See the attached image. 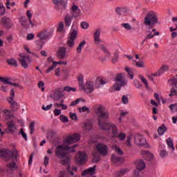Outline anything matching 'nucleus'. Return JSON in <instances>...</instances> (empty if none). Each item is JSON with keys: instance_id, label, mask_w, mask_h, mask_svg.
<instances>
[{"instance_id": "f257e3e1", "label": "nucleus", "mask_w": 177, "mask_h": 177, "mask_svg": "<svg viewBox=\"0 0 177 177\" xmlns=\"http://www.w3.org/2000/svg\"><path fill=\"white\" fill-rule=\"evenodd\" d=\"M97 116L98 126L102 131H110L111 129L113 138H119L120 140H125L127 135L124 133H120L118 134V130L117 129V125L112 124L110 122H107L110 117L109 111L106 110V108L102 105L98 106L96 111Z\"/></svg>"}, {"instance_id": "f03ea898", "label": "nucleus", "mask_w": 177, "mask_h": 177, "mask_svg": "<svg viewBox=\"0 0 177 177\" xmlns=\"http://www.w3.org/2000/svg\"><path fill=\"white\" fill-rule=\"evenodd\" d=\"M53 35V30H48L45 29L41 30L37 34L38 38H39V40H37L35 41V44L39 49H42L44 45H45L46 42L45 41L48 39H50V37Z\"/></svg>"}, {"instance_id": "7ed1b4c3", "label": "nucleus", "mask_w": 177, "mask_h": 177, "mask_svg": "<svg viewBox=\"0 0 177 177\" xmlns=\"http://www.w3.org/2000/svg\"><path fill=\"white\" fill-rule=\"evenodd\" d=\"M107 82H109L107 79L98 77L95 80V83L92 80H88L85 84L86 89H95V88L99 89L100 88H103Z\"/></svg>"}, {"instance_id": "20e7f679", "label": "nucleus", "mask_w": 177, "mask_h": 177, "mask_svg": "<svg viewBox=\"0 0 177 177\" xmlns=\"http://www.w3.org/2000/svg\"><path fill=\"white\" fill-rule=\"evenodd\" d=\"M26 16H27V18H26V17H24V16L21 17L19 18V23L21 24V26H22V27H24V28L28 30V28H30V26L32 28V27H34V26H35V23H34L32 19V13L31 12L30 10H28L26 12Z\"/></svg>"}, {"instance_id": "39448f33", "label": "nucleus", "mask_w": 177, "mask_h": 177, "mask_svg": "<svg viewBox=\"0 0 177 177\" xmlns=\"http://www.w3.org/2000/svg\"><path fill=\"white\" fill-rule=\"evenodd\" d=\"M19 153L17 150L10 151L8 149H0V158H5L6 161L16 160Z\"/></svg>"}, {"instance_id": "423d86ee", "label": "nucleus", "mask_w": 177, "mask_h": 177, "mask_svg": "<svg viewBox=\"0 0 177 177\" xmlns=\"http://www.w3.org/2000/svg\"><path fill=\"white\" fill-rule=\"evenodd\" d=\"M157 23H158V18H157L156 12L153 11L149 12L145 17L144 24H145V26H150L151 28H153Z\"/></svg>"}, {"instance_id": "0eeeda50", "label": "nucleus", "mask_w": 177, "mask_h": 177, "mask_svg": "<svg viewBox=\"0 0 177 177\" xmlns=\"http://www.w3.org/2000/svg\"><path fill=\"white\" fill-rule=\"evenodd\" d=\"M127 85V81L124 80V73H120L116 77V84H113V89H121Z\"/></svg>"}, {"instance_id": "6e6552de", "label": "nucleus", "mask_w": 177, "mask_h": 177, "mask_svg": "<svg viewBox=\"0 0 177 177\" xmlns=\"http://www.w3.org/2000/svg\"><path fill=\"white\" fill-rule=\"evenodd\" d=\"M15 90L10 91V97L7 98V100L10 104H11V109L12 111H17L19 110V104L15 101Z\"/></svg>"}, {"instance_id": "1a4fd4ad", "label": "nucleus", "mask_w": 177, "mask_h": 177, "mask_svg": "<svg viewBox=\"0 0 177 177\" xmlns=\"http://www.w3.org/2000/svg\"><path fill=\"white\" fill-rule=\"evenodd\" d=\"M55 157L59 160H63L67 157V152L63 145H58L55 149Z\"/></svg>"}, {"instance_id": "9d476101", "label": "nucleus", "mask_w": 177, "mask_h": 177, "mask_svg": "<svg viewBox=\"0 0 177 177\" xmlns=\"http://www.w3.org/2000/svg\"><path fill=\"white\" fill-rule=\"evenodd\" d=\"M95 149L100 156H102V157H106V156L109 154V147H107V145L105 144L98 143L95 146Z\"/></svg>"}, {"instance_id": "9b49d317", "label": "nucleus", "mask_w": 177, "mask_h": 177, "mask_svg": "<svg viewBox=\"0 0 177 177\" xmlns=\"http://www.w3.org/2000/svg\"><path fill=\"white\" fill-rule=\"evenodd\" d=\"M76 163L82 165L86 163V153L84 151H79L75 156Z\"/></svg>"}, {"instance_id": "f8f14e48", "label": "nucleus", "mask_w": 177, "mask_h": 177, "mask_svg": "<svg viewBox=\"0 0 177 177\" xmlns=\"http://www.w3.org/2000/svg\"><path fill=\"white\" fill-rule=\"evenodd\" d=\"M53 3L55 5L57 10H66L67 9V1L64 0H53Z\"/></svg>"}, {"instance_id": "ddd939ff", "label": "nucleus", "mask_w": 177, "mask_h": 177, "mask_svg": "<svg viewBox=\"0 0 177 177\" xmlns=\"http://www.w3.org/2000/svg\"><path fill=\"white\" fill-rule=\"evenodd\" d=\"M77 30L73 28V26H72V28L70 32V37L68 39V42H67V45L69 48H73V46H74V44H75L74 41H75V38H77Z\"/></svg>"}, {"instance_id": "4468645a", "label": "nucleus", "mask_w": 177, "mask_h": 177, "mask_svg": "<svg viewBox=\"0 0 177 177\" xmlns=\"http://www.w3.org/2000/svg\"><path fill=\"white\" fill-rule=\"evenodd\" d=\"M0 82H2L4 85H9L12 88H21L20 84L18 83L12 82V79H10V77H0Z\"/></svg>"}, {"instance_id": "2eb2a0df", "label": "nucleus", "mask_w": 177, "mask_h": 177, "mask_svg": "<svg viewBox=\"0 0 177 177\" xmlns=\"http://www.w3.org/2000/svg\"><path fill=\"white\" fill-rule=\"evenodd\" d=\"M134 142L137 146H146L147 145L146 138L140 134H136L134 136Z\"/></svg>"}, {"instance_id": "dca6fc26", "label": "nucleus", "mask_w": 177, "mask_h": 177, "mask_svg": "<svg viewBox=\"0 0 177 177\" xmlns=\"http://www.w3.org/2000/svg\"><path fill=\"white\" fill-rule=\"evenodd\" d=\"M31 62V58L28 55H22L19 58V62L24 68H28V64H30Z\"/></svg>"}, {"instance_id": "f3484780", "label": "nucleus", "mask_w": 177, "mask_h": 177, "mask_svg": "<svg viewBox=\"0 0 177 177\" xmlns=\"http://www.w3.org/2000/svg\"><path fill=\"white\" fill-rule=\"evenodd\" d=\"M151 28H152L151 27H149L147 30V32L148 34L144 39V42H146V41H147V39H151L152 38H154V37H156V35H160V32H156V28H153L152 30H151Z\"/></svg>"}, {"instance_id": "a211bd4d", "label": "nucleus", "mask_w": 177, "mask_h": 177, "mask_svg": "<svg viewBox=\"0 0 177 177\" xmlns=\"http://www.w3.org/2000/svg\"><path fill=\"white\" fill-rule=\"evenodd\" d=\"M7 125L8 127L6 129V132H7V133H15V132H16V129H17V127H16L15 121H8L7 122Z\"/></svg>"}, {"instance_id": "6ab92c4d", "label": "nucleus", "mask_w": 177, "mask_h": 177, "mask_svg": "<svg viewBox=\"0 0 177 177\" xmlns=\"http://www.w3.org/2000/svg\"><path fill=\"white\" fill-rule=\"evenodd\" d=\"M80 140V135L78 133L74 134L71 136H68L65 139V143L67 145H73V143H77Z\"/></svg>"}, {"instance_id": "aec40b11", "label": "nucleus", "mask_w": 177, "mask_h": 177, "mask_svg": "<svg viewBox=\"0 0 177 177\" xmlns=\"http://www.w3.org/2000/svg\"><path fill=\"white\" fill-rule=\"evenodd\" d=\"M96 174V165H94L93 167H89L88 169L82 171V175L84 177H90V175H95Z\"/></svg>"}, {"instance_id": "412c9836", "label": "nucleus", "mask_w": 177, "mask_h": 177, "mask_svg": "<svg viewBox=\"0 0 177 177\" xmlns=\"http://www.w3.org/2000/svg\"><path fill=\"white\" fill-rule=\"evenodd\" d=\"M80 14L81 10L77 6H73L71 8V16H72V17H78Z\"/></svg>"}, {"instance_id": "4be33fe9", "label": "nucleus", "mask_w": 177, "mask_h": 177, "mask_svg": "<svg viewBox=\"0 0 177 177\" xmlns=\"http://www.w3.org/2000/svg\"><path fill=\"white\" fill-rule=\"evenodd\" d=\"M100 32H102V30H100V28H98L95 31L93 34L94 44L95 45H99V43L102 41V40L100 39Z\"/></svg>"}, {"instance_id": "5701e85b", "label": "nucleus", "mask_w": 177, "mask_h": 177, "mask_svg": "<svg viewBox=\"0 0 177 177\" xmlns=\"http://www.w3.org/2000/svg\"><path fill=\"white\" fill-rule=\"evenodd\" d=\"M66 52L67 48H66V47H59L57 52V57H59V59H64Z\"/></svg>"}, {"instance_id": "b1692460", "label": "nucleus", "mask_w": 177, "mask_h": 177, "mask_svg": "<svg viewBox=\"0 0 177 177\" xmlns=\"http://www.w3.org/2000/svg\"><path fill=\"white\" fill-rule=\"evenodd\" d=\"M64 96V94L63 93V91H60L59 89L55 90L53 96V100H59V99H62Z\"/></svg>"}, {"instance_id": "393cba45", "label": "nucleus", "mask_w": 177, "mask_h": 177, "mask_svg": "<svg viewBox=\"0 0 177 177\" xmlns=\"http://www.w3.org/2000/svg\"><path fill=\"white\" fill-rule=\"evenodd\" d=\"M115 12L119 16H125L128 13V8L124 6L117 7Z\"/></svg>"}, {"instance_id": "a878e982", "label": "nucleus", "mask_w": 177, "mask_h": 177, "mask_svg": "<svg viewBox=\"0 0 177 177\" xmlns=\"http://www.w3.org/2000/svg\"><path fill=\"white\" fill-rule=\"evenodd\" d=\"M146 168V163L142 159H139L136 161V169L138 171H143Z\"/></svg>"}, {"instance_id": "bb28decb", "label": "nucleus", "mask_w": 177, "mask_h": 177, "mask_svg": "<svg viewBox=\"0 0 177 177\" xmlns=\"http://www.w3.org/2000/svg\"><path fill=\"white\" fill-rule=\"evenodd\" d=\"M111 160L114 164H122L124 158L118 157L117 155L113 154L111 157Z\"/></svg>"}, {"instance_id": "cd10ccee", "label": "nucleus", "mask_w": 177, "mask_h": 177, "mask_svg": "<svg viewBox=\"0 0 177 177\" xmlns=\"http://www.w3.org/2000/svg\"><path fill=\"white\" fill-rule=\"evenodd\" d=\"M1 22L6 28H10L12 27V23L10 22V19L3 17L1 19Z\"/></svg>"}, {"instance_id": "c85d7f7f", "label": "nucleus", "mask_w": 177, "mask_h": 177, "mask_svg": "<svg viewBox=\"0 0 177 177\" xmlns=\"http://www.w3.org/2000/svg\"><path fill=\"white\" fill-rule=\"evenodd\" d=\"M73 16L70 14H67L65 17H64V22H65V26L66 27H70L71 26V23L73 21Z\"/></svg>"}, {"instance_id": "c756f323", "label": "nucleus", "mask_w": 177, "mask_h": 177, "mask_svg": "<svg viewBox=\"0 0 177 177\" xmlns=\"http://www.w3.org/2000/svg\"><path fill=\"white\" fill-rule=\"evenodd\" d=\"M168 68H169L168 66L163 65L157 72H156L155 75L160 77L161 74H164L165 71H168Z\"/></svg>"}, {"instance_id": "7c9ffc66", "label": "nucleus", "mask_w": 177, "mask_h": 177, "mask_svg": "<svg viewBox=\"0 0 177 177\" xmlns=\"http://www.w3.org/2000/svg\"><path fill=\"white\" fill-rule=\"evenodd\" d=\"M77 82L79 84V88L85 89V86H84V75L82 74H80L77 77Z\"/></svg>"}, {"instance_id": "2f4dec72", "label": "nucleus", "mask_w": 177, "mask_h": 177, "mask_svg": "<svg viewBox=\"0 0 177 177\" xmlns=\"http://www.w3.org/2000/svg\"><path fill=\"white\" fill-rule=\"evenodd\" d=\"M100 49L105 53L106 57H110L111 56V54H110V51L104 46L103 44H101L100 46Z\"/></svg>"}, {"instance_id": "473e14b6", "label": "nucleus", "mask_w": 177, "mask_h": 177, "mask_svg": "<svg viewBox=\"0 0 177 177\" xmlns=\"http://www.w3.org/2000/svg\"><path fill=\"white\" fill-rule=\"evenodd\" d=\"M167 128L166 127L164 126V124H162L160 127H158V135H160V136H162L164 134V133L167 131Z\"/></svg>"}, {"instance_id": "72a5a7b5", "label": "nucleus", "mask_w": 177, "mask_h": 177, "mask_svg": "<svg viewBox=\"0 0 177 177\" xmlns=\"http://www.w3.org/2000/svg\"><path fill=\"white\" fill-rule=\"evenodd\" d=\"M77 145H75L72 147L66 145V147H64V148L66 149V151H70V153H74V151H75V149H77Z\"/></svg>"}, {"instance_id": "f704fd0d", "label": "nucleus", "mask_w": 177, "mask_h": 177, "mask_svg": "<svg viewBox=\"0 0 177 177\" xmlns=\"http://www.w3.org/2000/svg\"><path fill=\"white\" fill-rule=\"evenodd\" d=\"M84 45H86V41H83L81 43H80L76 49V52L77 53H81V52H82V49L84 48Z\"/></svg>"}, {"instance_id": "c9c22d12", "label": "nucleus", "mask_w": 177, "mask_h": 177, "mask_svg": "<svg viewBox=\"0 0 177 177\" xmlns=\"http://www.w3.org/2000/svg\"><path fill=\"white\" fill-rule=\"evenodd\" d=\"M7 168L10 169V171H15V169H17V165L15 162H11L7 165Z\"/></svg>"}, {"instance_id": "e433bc0d", "label": "nucleus", "mask_w": 177, "mask_h": 177, "mask_svg": "<svg viewBox=\"0 0 177 177\" xmlns=\"http://www.w3.org/2000/svg\"><path fill=\"white\" fill-rule=\"evenodd\" d=\"M166 143L169 147V149H172V150H175V147H174V142L171 138H169L166 140Z\"/></svg>"}, {"instance_id": "4c0bfd02", "label": "nucleus", "mask_w": 177, "mask_h": 177, "mask_svg": "<svg viewBox=\"0 0 177 177\" xmlns=\"http://www.w3.org/2000/svg\"><path fill=\"white\" fill-rule=\"evenodd\" d=\"M133 64L136 66V67H139L140 68H144L145 67V62H143V61L138 62V61L133 60Z\"/></svg>"}, {"instance_id": "58836bf2", "label": "nucleus", "mask_w": 177, "mask_h": 177, "mask_svg": "<svg viewBox=\"0 0 177 177\" xmlns=\"http://www.w3.org/2000/svg\"><path fill=\"white\" fill-rule=\"evenodd\" d=\"M124 70L129 75L130 80H133V71L128 66L125 67Z\"/></svg>"}, {"instance_id": "ea45409f", "label": "nucleus", "mask_w": 177, "mask_h": 177, "mask_svg": "<svg viewBox=\"0 0 177 177\" xmlns=\"http://www.w3.org/2000/svg\"><path fill=\"white\" fill-rule=\"evenodd\" d=\"M168 84L171 85V86H173L174 88H177V80L175 78L169 80Z\"/></svg>"}, {"instance_id": "a19ab883", "label": "nucleus", "mask_w": 177, "mask_h": 177, "mask_svg": "<svg viewBox=\"0 0 177 177\" xmlns=\"http://www.w3.org/2000/svg\"><path fill=\"white\" fill-rule=\"evenodd\" d=\"M70 161H71V159L70 158V156H66L64 160H61L62 165H68L70 164Z\"/></svg>"}, {"instance_id": "79ce46f5", "label": "nucleus", "mask_w": 177, "mask_h": 177, "mask_svg": "<svg viewBox=\"0 0 177 177\" xmlns=\"http://www.w3.org/2000/svg\"><path fill=\"white\" fill-rule=\"evenodd\" d=\"M145 156L147 158H145V160H147V161H151L153 160V155L150 153V151H145Z\"/></svg>"}, {"instance_id": "37998d69", "label": "nucleus", "mask_w": 177, "mask_h": 177, "mask_svg": "<svg viewBox=\"0 0 177 177\" xmlns=\"http://www.w3.org/2000/svg\"><path fill=\"white\" fill-rule=\"evenodd\" d=\"M35 122H32L30 124L29 128H30V134L32 135V133H34V132L35 131Z\"/></svg>"}, {"instance_id": "c03bdc74", "label": "nucleus", "mask_w": 177, "mask_h": 177, "mask_svg": "<svg viewBox=\"0 0 177 177\" xmlns=\"http://www.w3.org/2000/svg\"><path fill=\"white\" fill-rule=\"evenodd\" d=\"M7 62L8 63V64L10 66H13L14 67H17V61H16V59H8L7 61Z\"/></svg>"}, {"instance_id": "a18cd8bd", "label": "nucleus", "mask_w": 177, "mask_h": 177, "mask_svg": "<svg viewBox=\"0 0 177 177\" xmlns=\"http://www.w3.org/2000/svg\"><path fill=\"white\" fill-rule=\"evenodd\" d=\"M121 26L123 27V28H125V30H127L128 31L132 30V26H131V24L128 23H123L121 24Z\"/></svg>"}, {"instance_id": "49530a36", "label": "nucleus", "mask_w": 177, "mask_h": 177, "mask_svg": "<svg viewBox=\"0 0 177 177\" xmlns=\"http://www.w3.org/2000/svg\"><path fill=\"white\" fill-rule=\"evenodd\" d=\"M56 67V62L53 61V65L50 66L46 71V73H49L52 70H54L55 68Z\"/></svg>"}, {"instance_id": "de8ad7c7", "label": "nucleus", "mask_w": 177, "mask_h": 177, "mask_svg": "<svg viewBox=\"0 0 177 177\" xmlns=\"http://www.w3.org/2000/svg\"><path fill=\"white\" fill-rule=\"evenodd\" d=\"M59 120L62 122H68V118L67 116H64V115H60Z\"/></svg>"}, {"instance_id": "09e8293b", "label": "nucleus", "mask_w": 177, "mask_h": 177, "mask_svg": "<svg viewBox=\"0 0 177 177\" xmlns=\"http://www.w3.org/2000/svg\"><path fill=\"white\" fill-rule=\"evenodd\" d=\"M64 29V24L63 22H60L57 27V31H59V32H62Z\"/></svg>"}, {"instance_id": "8fccbe9b", "label": "nucleus", "mask_w": 177, "mask_h": 177, "mask_svg": "<svg viewBox=\"0 0 177 177\" xmlns=\"http://www.w3.org/2000/svg\"><path fill=\"white\" fill-rule=\"evenodd\" d=\"M84 128L88 129V131H91L92 129V124L89 122H86L84 124Z\"/></svg>"}, {"instance_id": "3c124183", "label": "nucleus", "mask_w": 177, "mask_h": 177, "mask_svg": "<svg viewBox=\"0 0 177 177\" xmlns=\"http://www.w3.org/2000/svg\"><path fill=\"white\" fill-rule=\"evenodd\" d=\"M19 135H21V136L25 139L26 141H27V134L23 131V129H21Z\"/></svg>"}, {"instance_id": "603ef678", "label": "nucleus", "mask_w": 177, "mask_h": 177, "mask_svg": "<svg viewBox=\"0 0 177 177\" xmlns=\"http://www.w3.org/2000/svg\"><path fill=\"white\" fill-rule=\"evenodd\" d=\"M35 38V35L32 33H29L27 35L26 39L28 41H32V39H34Z\"/></svg>"}, {"instance_id": "864d4df0", "label": "nucleus", "mask_w": 177, "mask_h": 177, "mask_svg": "<svg viewBox=\"0 0 177 177\" xmlns=\"http://www.w3.org/2000/svg\"><path fill=\"white\" fill-rule=\"evenodd\" d=\"M81 27L82 28H84V30H86V28H89V24H88V22H82L81 23Z\"/></svg>"}, {"instance_id": "5fc2aeb1", "label": "nucleus", "mask_w": 177, "mask_h": 177, "mask_svg": "<svg viewBox=\"0 0 177 177\" xmlns=\"http://www.w3.org/2000/svg\"><path fill=\"white\" fill-rule=\"evenodd\" d=\"M80 113H85V111H89V108L86 106H83L82 108H78Z\"/></svg>"}, {"instance_id": "6e6d98bb", "label": "nucleus", "mask_w": 177, "mask_h": 177, "mask_svg": "<svg viewBox=\"0 0 177 177\" xmlns=\"http://www.w3.org/2000/svg\"><path fill=\"white\" fill-rule=\"evenodd\" d=\"M160 156L162 158H164V157H167V156H168V152L166 150H162L160 151Z\"/></svg>"}, {"instance_id": "4d7b16f0", "label": "nucleus", "mask_w": 177, "mask_h": 177, "mask_svg": "<svg viewBox=\"0 0 177 177\" xmlns=\"http://www.w3.org/2000/svg\"><path fill=\"white\" fill-rule=\"evenodd\" d=\"M69 114H70V118H71V120H75V121L78 120V118L77 117V113H70Z\"/></svg>"}, {"instance_id": "13d9d810", "label": "nucleus", "mask_w": 177, "mask_h": 177, "mask_svg": "<svg viewBox=\"0 0 177 177\" xmlns=\"http://www.w3.org/2000/svg\"><path fill=\"white\" fill-rule=\"evenodd\" d=\"M52 106H53V104H50V105H47L46 106H45V105L42 106V110H44V111H48L50 109H52Z\"/></svg>"}, {"instance_id": "bf43d9fd", "label": "nucleus", "mask_w": 177, "mask_h": 177, "mask_svg": "<svg viewBox=\"0 0 177 177\" xmlns=\"http://www.w3.org/2000/svg\"><path fill=\"white\" fill-rule=\"evenodd\" d=\"M122 102L124 104H128L129 100H128V97L125 95H123L122 97Z\"/></svg>"}, {"instance_id": "052dcab7", "label": "nucleus", "mask_w": 177, "mask_h": 177, "mask_svg": "<svg viewBox=\"0 0 177 177\" xmlns=\"http://www.w3.org/2000/svg\"><path fill=\"white\" fill-rule=\"evenodd\" d=\"M140 78L142 82L144 83L145 86L147 88V86L149 85L148 83H147V80H146V78H144L143 76H140Z\"/></svg>"}, {"instance_id": "680f3d73", "label": "nucleus", "mask_w": 177, "mask_h": 177, "mask_svg": "<svg viewBox=\"0 0 177 177\" xmlns=\"http://www.w3.org/2000/svg\"><path fill=\"white\" fill-rule=\"evenodd\" d=\"M177 95V91L176 89H171L170 94L169 96L170 97H172V96H176Z\"/></svg>"}, {"instance_id": "e2e57ef3", "label": "nucleus", "mask_w": 177, "mask_h": 177, "mask_svg": "<svg viewBox=\"0 0 177 177\" xmlns=\"http://www.w3.org/2000/svg\"><path fill=\"white\" fill-rule=\"evenodd\" d=\"M147 77L150 81H154V77H158V76H156V73H151V75H148Z\"/></svg>"}, {"instance_id": "0e129e2a", "label": "nucleus", "mask_w": 177, "mask_h": 177, "mask_svg": "<svg viewBox=\"0 0 177 177\" xmlns=\"http://www.w3.org/2000/svg\"><path fill=\"white\" fill-rule=\"evenodd\" d=\"M115 150L119 156H122V154H124V152L122 151V149H121V148L116 147Z\"/></svg>"}, {"instance_id": "69168bd1", "label": "nucleus", "mask_w": 177, "mask_h": 177, "mask_svg": "<svg viewBox=\"0 0 177 177\" xmlns=\"http://www.w3.org/2000/svg\"><path fill=\"white\" fill-rule=\"evenodd\" d=\"M170 110L172 111V110H176L177 111V104H171L169 106Z\"/></svg>"}, {"instance_id": "338daca9", "label": "nucleus", "mask_w": 177, "mask_h": 177, "mask_svg": "<svg viewBox=\"0 0 177 177\" xmlns=\"http://www.w3.org/2000/svg\"><path fill=\"white\" fill-rule=\"evenodd\" d=\"M60 114H62V110L60 109L54 110V115H55V117H57V115H60Z\"/></svg>"}, {"instance_id": "774afa93", "label": "nucleus", "mask_w": 177, "mask_h": 177, "mask_svg": "<svg viewBox=\"0 0 177 177\" xmlns=\"http://www.w3.org/2000/svg\"><path fill=\"white\" fill-rule=\"evenodd\" d=\"M98 161H100V157L93 155V162H97Z\"/></svg>"}]
</instances>
